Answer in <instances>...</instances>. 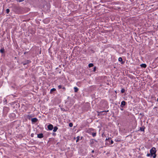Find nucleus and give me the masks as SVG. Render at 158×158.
Segmentation results:
<instances>
[{
	"label": "nucleus",
	"instance_id": "f257e3e1",
	"mask_svg": "<svg viewBox=\"0 0 158 158\" xmlns=\"http://www.w3.org/2000/svg\"><path fill=\"white\" fill-rule=\"evenodd\" d=\"M150 153L151 155V156H152L153 158H156V150L155 147H152L150 150Z\"/></svg>",
	"mask_w": 158,
	"mask_h": 158
},
{
	"label": "nucleus",
	"instance_id": "f03ea898",
	"mask_svg": "<svg viewBox=\"0 0 158 158\" xmlns=\"http://www.w3.org/2000/svg\"><path fill=\"white\" fill-rule=\"evenodd\" d=\"M9 109L8 107H4L3 109V113L6 114H7L8 112L9 111Z\"/></svg>",
	"mask_w": 158,
	"mask_h": 158
},
{
	"label": "nucleus",
	"instance_id": "7ed1b4c3",
	"mask_svg": "<svg viewBox=\"0 0 158 158\" xmlns=\"http://www.w3.org/2000/svg\"><path fill=\"white\" fill-rule=\"evenodd\" d=\"M98 115H106V113H104V111H100V112H98Z\"/></svg>",
	"mask_w": 158,
	"mask_h": 158
},
{
	"label": "nucleus",
	"instance_id": "20e7f679",
	"mask_svg": "<svg viewBox=\"0 0 158 158\" xmlns=\"http://www.w3.org/2000/svg\"><path fill=\"white\" fill-rule=\"evenodd\" d=\"M48 128L49 130H52L53 128V126L51 124H50L48 125Z\"/></svg>",
	"mask_w": 158,
	"mask_h": 158
},
{
	"label": "nucleus",
	"instance_id": "39448f33",
	"mask_svg": "<svg viewBox=\"0 0 158 158\" xmlns=\"http://www.w3.org/2000/svg\"><path fill=\"white\" fill-rule=\"evenodd\" d=\"M126 102H125V101H123L121 102V104L120 105V106L122 108H123L126 105Z\"/></svg>",
	"mask_w": 158,
	"mask_h": 158
},
{
	"label": "nucleus",
	"instance_id": "423d86ee",
	"mask_svg": "<svg viewBox=\"0 0 158 158\" xmlns=\"http://www.w3.org/2000/svg\"><path fill=\"white\" fill-rule=\"evenodd\" d=\"M34 116V115L33 114L28 115L26 116V118L28 119L29 120H30L31 118Z\"/></svg>",
	"mask_w": 158,
	"mask_h": 158
},
{
	"label": "nucleus",
	"instance_id": "0eeeda50",
	"mask_svg": "<svg viewBox=\"0 0 158 158\" xmlns=\"http://www.w3.org/2000/svg\"><path fill=\"white\" fill-rule=\"evenodd\" d=\"M38 120V119L36 118H32L31 119L32 123H35Z\"/></svg>",
	"mask_w": 158,
	"mask_h": 158
},
{
	"label": "nucleus",
	"instance_id": "6e6552de",
	"mask_svg": "<svg viewBox=\"0 0 158 158\" xmlns=\"http://www.w3.org/2000/svg\"><path fill=\"white\" fill-rule=\"evenodd\" d=\"M44 137V135L43 133H40L37 135V137L39 138H42Z\"/></svg>",
	"mask_w": 158,
	"mask_h": 158
},
{
	"label": "nucleus",
	"instance_id": "1a4fd4ad",
	"mask_svg": "<svg viewBox=\"0 0 158 158\" xmlns=\"http://www.w3.org/2000/svg\"><path fill=\"white\" fill-rule=\"evenodd\" d=\"M94 141H96L95 140L92 139L90 140V144L91 146H92L94 143Z\"/></svg>",
	"mask_w": 158,
	"mask_h": 158
},
{
	"label": "nucleus",
	"instance_id": "9d476101",
	"mask_svg": "<svg viewBox=\"0 0 158 158\" xmlns=\"http://www.w3.org/2000/svg\"><path fill=\"white\" fill-rule=\"evenodd\" d=\"M140 66L142 67H143V68H146L147 67V65L145 64H142L140 65Z\"/></svg>",
	"mask_w": 158,
	"mask_h": 158
},
{
	"label": "nucleus",
	"instance_id": "9b49d317",
	"mask_svg": "<svg viewBox=\"0 0 158 158\" xmlns=\"http://www.w3.org/2000/svg\"><path fill=\"white\" fill-rule=\"evenodd\" d=\"M58 129V128L56 126L54 127L53 131L54 132H55L57 131Z\"/></svg>",
	"mask_w": 158,
	"mask_h": 158
},
{
	"label": "nucleus",
	"instance_id": "f8f14e48",
	"mask_svg": "<svg viewBox=\"0 0 158 158\" xmlns=\"http://www.w3.org/2000/svg\"><path fill=\"white\" fill-rule=\"evenodd\" d=\"M74 89L75 92H77L78 90V89L77 87H74Z\"/></svg>",
	"mask_w": 158,
	"mask_h": 158
},
{
	"label": "nucleus",
	"instance_id": "ddd939ff",
	"mask_svg": "<svg viewBox=\"0 0 158 158\" xmlns=\"http://www.w3.org/2000/svg\"><path fill=\"white\" fill-rule=\"evenodd\" d=\"M91 134L93 137H94L96 136V132H92L91 133Z\"/></svg>",
	"mask_w": 158,
	"mask_h": 158
},
{
	"label": "nucleus",
	"instance_id": "4468645a",
	"mask_svg": "<svg viewBox=\"0 0 158 158\" xmlns=\"http://www.w3.org/2000/svg\"><path fill=\"white\" fill-rule=\"evenodd\" d=\"M0 52L2 53H3L4 52V49L3 48H1V49L0 50Z\"/></svg>",
	"mask_w": 158,
	"mask_h": 158
},
{
	"label": "nucleus",
	"instance_id": "2eb2a0df",
	"mask_svg": "<svg viewBox=\"0 0 158 158\" xmlns=\"http://www.w3.org/2000/svg\"><path fill=\"white\" fill-rule=\"evenodd\" d=\"M144 128L143 127H141L140 128L139 130L141 131H144Z\"/></svg>",
	"mask_w": 158,
	"mask_h": 158
},
{
	"label": "nucleus",
	"instance_id": "dca6fc26",
	"mask_svg": "<svg viewBox=\"0 0 158 158\" xmlns=\"http://www.w3.org/2000/svg\"><path fill=\"white\" fill-rule=\"evenodd\" d=\"M93 66H94V64L92 63H90L88 65L89 67V68L92 67Z\"/></svg>",
	"mask_w": 158,
	"mask_h": 158
},
{
	"label": "nucleus",
	"instance_id": "f3484780",
	"mask_svg": "<svg viewBox=\"0 0 158 158\" xmlns=\"http://www.w3.org/2000/svg\"><path fill=\"white\" fill-rule=\"evenodd\" d=\"M94 130V129L93 128H90L89 130H88L87 131L89 133L90 131H92Z\"/></svg>",
	"mask_w": 158,
	"mask_h": 158
},
{
	"label": "nucleus",
	"instance_id": "a211bd4d",
	"mask_svg": "<svg viewBox=\"0 0 158 158\" xmlns=\"http://www.w3.org/2000/svg\"><path fill=\"white\" fill-rule=\"evenodd\" d=\"M125 91V90L124 89H122L121 90V92L122 93H124Z\"/></svg>",
	"mask_w": 158,
	"mask_h": 158
},
{
	"label": "nucleus",
	"instance_id": "6ab92c4d",
	"mask_svg": "<svg viewBox=\"0 0 158 158\" xmlns=\"http://www.w3.org/2000/svg\"><path fill=\"white\" fill-rule=\"evenodd\" d=\"M118 61H120V62H121V61H122V60H123L122 58L121 57H119V58H118Z\"/></svg>",
	"mask_w": 158,
	"mask_h": 158
},
{
	"label": "nucleus",
	"instance_id": "aec40b11",
	"mask_svg": "<svg viewBox=\"0 0 158 158\" xmlns=\"http://www.w3.org/2000/svg\"><path fill=\"white\" fill-rule=\"evenodd\" d=\"M6 13H7V14H8L9 13V12H10V10H9V9H6Z\"/></svg>",
	"mask_w": 158,
	"mask_h": 158
},
{
	"label": "nucleus",
	"instance_id": "412c9836",
	"mask_svg": "<svg viewBox=\"0 0 158 158\" xmlns=\"http://www.w3.org/2000/svg\"><path fill=\"white\" fill-rule=\"evenodd\" d=\"M69 126L70 127H72L73 126V124L72 123H70L69 124Z\"/></svg>",
	"mask_w": 158,
	"mask_h": 158
},
{
	"label": "nucleus",
	"instance_id": "4be33fe9",
	"mask_svg": "<svg viewBox=\"0 0 158 158\" xmlns=\"http://www.w3.org/2000/svg\"><path fill=\"white\" fill-rule=\"evenodd\" d=\"M77 139L76 140V142H77L78 141L79 139H80V137L79 136H78L77 137Z\"/></svg>",
	"mask_w": 158,
	"mask_h": 158
},
{
	"label": "nucleus",
	"instance_id": "5701e85b",
	"mask_svg": "<svg viewBox=\"0 0 158 158\" xmlns=\"http://www.w3.org/2000/svg\"><path fill=\"white\" fill-rule=\"evenodd\" d=\"M55 90H56V89L54 88H53L51 89V91H55Z\"/></svg>",
	"mask_w": 158,
	"mask_h": 158
},
{
	"label": "nucleus",
	"instance_id": "b1692460",
	"mask_svg": "<svg viewBox=\"0 0 158 158\" xmlns=\"http://www.w3.org/2000/svg\"><path fill=\"white\" fill-rule=\"evenodd\" d=\"M147 156H148V157H149V156H151V154L150 153H148L147 155Z\"/></svg>",
	"mask_w": 158,
	"mask_h": 158
},
{
	"label": "nucleus",
	"instance_id": "393cba45",
	"mask_svg": "<svg viewBox=\"0 0 158 158\" xmlns=\"http://www.w3.org/2000/svg\"><path fill=\"white\" fill-rule=\"evenodd\" d=\"M58 89H60L61 88H62V86H61V85H58Z\"/></svg>",
	"mask_w": 158,
	"mask_h": 158
},
{
	"label": "nucleus",
	"instance_id": "a878e982",
	"mask_svg": "<svg viewBox=\"0 0 158 158\" xmlns=\"http://www.w3.org/2000/svg\"><path fill=\"white\" fill-rule=\"evenodd\" d=\"M96 70V67H95L94 68L93 71L95 72Z\"/></svg>",
	"mask_w": 158,
	"mask_h": 158
},
{
	"label": "nucleus",
	"instance_id": "bb28decb",
	"mask_svg": "<svg viewBox=\"0 0 158 158\" xmlns=\"http://www.w3.org/2000/svg\"><path fill=\"white\" fill-rule=\"evenodd\" d=\"M109 111V110H104V113H106V114H107V112H108Z\"/></svg>",
	"mask_w": 158,
	"mask_h": 158
},
{
	"label": "nucleus",
	"instance_id": "cd10ccee",
	"mask_svg": "<svg viewBox=\"0 0 158 158\" xmlns=\"http://www.w3.org/2000/svg\"><path fill=\"white\" fill-rule=\"evenodd\" d=\"M111 138H106V140H107L109 139H111Z\"/></svg>",
	"mask_w": 158,
	"mask_h": 158
},
{
	"label": "nucleus",
	"instance_id": "c85d7f7f",
	"mask_svg": "<svg viewBox=\"0 0 158 158\" xmlns=\"http://www.w3.org/2000/svg\"><path fill=\"white\" fill-rule=\"evenodd\" d=\"M110 143L111 144H113L114 143V141L112 140H111Z\"/></svg>",
	"mask_w": 158,
	"mask_h": 158
},
{
	"label": "nucleus",
	"instance_id": "c756f323",
	"mask_svg": "<svg viewBox=\"0 0 158 158\" xmlns=\"http://www.w3.org/2000/svg\"><path fill=\"white\" fill-rule=\"evenodd\" d=\"M24 0H19V2H21L23 1Z\"/></svg>",
	"mask_w": 158,
	"mask_h": 158
},
{
	"label": "nucleus",
	"instance_id": "7c9ffc66",
	"mask_svg": "<svg viewBox=\"0 0 158 158\" xmlns=\"http://www.w3.org/2000/svg\"><path fill=\"white\" fill-rule=\"evenodd\" d=\"M62 89L64 90L65 91V88L64 87H63L62 88Z\"/></svg>",
	"mask_w": 158,
	"mask_h": 158
},
{
	"label": "nucleus",
	"instance_id": "2f4dec72",
	"mask_svg": "<svg viewBox=\"0 0 158 158\" xmlns=\"http://www.w3.org/2000/svg\"><path fill=\"white\" fill-rule=\"evenodd\" d=\"M34 134H31V136L33 137V136Z\"/></svg>",
	"mask_w": 158,
	"mask_h": 158
},
{
	"label": "nucleus",
	"instance_id": "473e14b6",
	"mask_svg": "<svg viewBox=\"0 0 158 158\" xmlns=\"http://www.w3.org/2000/svg\"><path fill=\"white\" fill-rule=\"evenodd\" d=\"M56 135V133H53L52 134V135H54V136H55Z\"/></svg>",
	"mask_w": 158,
	"mask_h": 158
},
{
	"label": "nucleus",
	"instance_id": "72a5a7b5",
	"mask_svg": "<svg viewBox=\"0 0 158 158\" xmlns=\"http://www.w3.org/2000/svg\"><path fill=\"white\" fill-rule=\"evenodd\" d=\"M94 150H92V153H94Z\"/></svg>",
	"mask_w": 158,
	"mask_h": 158
},
{
	"label": "nucleus",
	"instance_id": "f704fd0d",
	"mask_svg": "<svg viewBox=\"0 0 158 158\" xmlns=\"http://www.w3.org/2000/svg\"><path fill=\"white\" fill-rule=\"evenodd\" d=\"M120 110L122 111L123 110V108H120Z\"/></svg>",
	"mask_w": 158,
	"mask_h": 158
},
{
	"label": "nucleus",
	"instance_id": "c9c22d12",
	"mask_svg": "<svg viewBox=\"0 0 158 158\" xmlns=\"http://www.w3.org/2000/svg\"><path fill=\"white\" fill-rule=\"evenodd\" d=\"M115 140L116 142H118V141H119L118 140H116V139H115Z\"/></svg>",
	"mask_w": 158,
	"mask_h": 158
},
{
	"label": "nucleus",
	"instance_id": "e433bc0d",
	"mask_svg": "<svg viewBox=\"0 0 158 158\" xmlns=\"http://www.w3.org/2000/svg\"><path fill=\"white\" fill-rule=\"evenodd\" d=\"M28 61H29V60H27ZM31 61H29V62H30Z\"/></svg>",
	"mask_w": 158,
	"mask_h": 158
}]
</instances>
